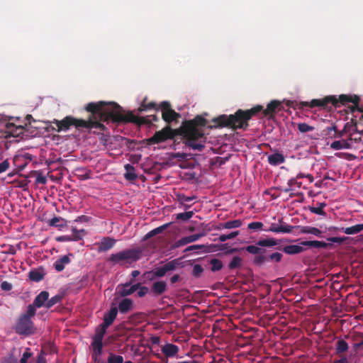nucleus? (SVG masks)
<instances>
[{
    "label": "nucleus",
    "instance_id": "nucleus-1",
    "mask_svg": "<svg viewBox=\"0 0 363 363\" xmlns=\"http://www.w3.org/2000/svg\"><path fill=\"white\" fill-rule=\"evenodd\" d=\"M86 110L91 112L92 117L89 121L76 119L72 117H66L57 123L60 130H65L71 125L76 127H101V122L111 119L116 122L129 121L130 116L124 114L123 108L113 102L106 103L99 101L89 103L86 106Z\"/></svg>",
    "mask_w": 363,
    "mask_h": 363
},
{
    "label": "nucleus",
    "instance_id": "nucleus-2",
    "mask_svg": "<svg viewBox=\"0 0 363 363\" xmlns=\"http://www.w3.org/2000/svg\"><path fill=\"white\" fill-rule=\"evenodd\" d=\"M206 125V120L203 117L196 116L183 125L184 136L187 145L192 149L201 150L204 147L206 138L202 128Z\"/></svg>",
    "mask_w": 363,
    "mask_h": 363
},
{
    "label": "nucleus",
    "instance_id": "nucleus-3",
    "mask_svg": "<svg viewBox=\"0 0 363 363\" xmlns=\"http://www.w3.org/2000/svg\"><path fill=\"white\" fill-rule=\"evenodd\" d=\"M262 110V106H256L246 111H238L235 115H222L213 120L216 126H230L234 128H242L247 125V121L255 114Z\"/></svg>",
    "mask_w": 363,
    "mask_h": 363
},
{
    "label": "nucleus",
    "instance_id": "nucleus-4",
    "mask_svg": "<svg viewBox=\"0 0 363 363\" xmlns=\"http://www.w3.org/2000/svg\"><path fill=\"white\" fill-rule=\"evenodd\" d=\"M359 101V98L357 95L341 94L338 97L335 96H328L322 99H313L309 103L306 104L310 107L324 106L328 104H332L335 106H337L338 103L345 105L351 102L354 106H357Z\"/></svg>",
    "mask_w": 363,
    "mask_h": 363
},
{
    "label": "nucleus",
    "instance_id": "nucleus-5",
    "mask_svg": "<svg viewBox=\"0 0 363 363\" xmlns=\"http://www.w3.org/2000/svg\"><path fill=\"white\" fill-rule=\"evenodd\" d=\"M327 244L324 242L313 240V241H303L297 245H290L285 246L283 251L287 255H296L305 251L307 247H325Z\"/></svg>",
    "mask_w": 363,
    "mask_h": 363
},
{
    "label": "nucleus",
    "instance_id": "nucleus-6",
    "mask_svg": "<svg viewBox=\"0 0 363 363\" xmlns=\"http://www.w3.org/2000/svg\"><path fill=\"white\" fill-rule=\"evenodd\" d=\"M278 244L279 242L275 238H267L259 240L256 245H248L245 247V250L252 255H258L262 251L259 247H272L277 245Z\"/></svg>",
    "mask_w": 363,
    "mask_h": 363
},
{
    "label": "nucleus",
    "instance_id": "nucleus-7",
    "mask_svg": "<svg viewBox=\"0 0 363 363\" xmlns=\"http://www.w3.org/2000/svg\"><path fill=\"white\" fill-rule=\"evenodd\" d=\"M138 257V252L137 251L125 250L111 255L110 260L114 263H121L123 262L136 260Z\"/></svg>",
    "mask_w": 363,
    "mask_h": 363
},
{
    "label": "nucleus",
    "instance_id": "nucleus-8",
    "mask_svg": "<svg viewBox=\"0 0 363 363\" xmlns=\"http://www.w3.org/2000/svg\"><path fill=\"white\" fill-rule=\"evenodd\" d=\"M16 331L20 334H28L33 329V323L27 315H23L20 318L16 326Z\"/></svg>",
    "mask_w": 363,
    "mask_h": 363
},
{
    "label": "nucleus",
    "instance_id": "nucleus-9",
    "mask_svg": "<svg viewBox=\"0 0 363 363\" xmlns=\"http://www.w3.org/2000/svg\"><path fill=\"white\" fill-rule=\"evenodd\" d=\"M173 137V133L170 128L166 127L160 131H157L150 139L152 143H159Z\"/></svg>",
    "mask_w": 363,
    "mask_h": 363
},
{
    "label": "nucleus",
    "instance_id": "nucleus-10",
    "mask_svg": "<svg viewBox=\"0 0 363 363\" xmlns=\"http://www.w3.org/2000/svg\"><path fill=\"white\" fill-rule=\"evenodd\" d=\"M161 107L162 118L165 121L171 122L177 118L178 114L170 108L169 104L167 102H162Z\"/></svg>",
    "mask_w": 363,
    "mask_h": 363
},
{
    "label": "nucleus",
    "instance_id": "nucleus-11",
    "mask_svg": "<svg viewBox=\"0 0 363 363\" xmlns=\"http://www.w3.org/2000/svg\"><path fill=\"white\" fill-rule=\"evenodd\" d=\"M117 315V308L116 307L111 308L108 313L104 317V323L99 330L101 332L106 333L107 328L112 324Z\"/></svg>",
    "mask_w": 363,
    "mask_h": 363
},
{
    "label": "nucleus",
    "instance_id": "nucleus-12",
    "mask_svg": "<svg viewBox=\"0 0 363 363\" xmlns=\"http://www.w3.org/2000/svg\"><path fill=\"white\" fill-rule=\"evenodd\" d=\"M105 333L98 330L94 338L92 346L94 350V355H100L102 350V340Z\"/></svg>",
    "mask_w": 363,
    "mask_h": 363
},
{
    "label": "nucleus",
    "instance_id": "nucleus-13",
    "mask_svg": "<svg viewBox=\"0 0 363 363\" xmlns=\"http://www.w3.org/2000/svg\"><path fill=\"white\" fill-rule=\"evenodd\" d=\"M205 235L204 233H197L194 235H191L189 236L183 237L181 239L178 240L174 245V247H179L181 246L186 245L189 243L194 242L195 241L199 240L201 238Z\"/></svg>",
    "mask_w": 363,
    "mask_h": 363
},
{
    "label": "nucleus",
    "instance_id": "nucleus-14",
    "mask_svg": "<svg viewBox=\"0 0 363 363\" xmlns=\"http://www.w3.org/2000/svg\"><path fill=\"white\" fill-rule=\"evenodd\" d=\"M161 351L165 356L172 357L177 354L179 348L175 345L168 343L162 347Z\"/></svg>",
    "mask_w": 363,
    "mask_h": 363
},
{
    "label": "nucleus",
    "instance_id": "nucleus-15",
    "mask_svg": "<svg viewBox=\"0 0 363 363\" xmlns=\"http://www.w3.org/2000/svg\"><path fill=\"white\" fill-rule=\"evenodd\" d=\"M285 157L283 154L280 152H275L268 156V162L272 165H279L284 163Z\"/></svg>",
    "mask_w": 363,
    "mask_h": 363
},
{
    "label": "nucleus",
    "instance_id": "nucleus-16",
    "mask_svg": "<svg viewBox=\"0 0 363 363\" xmlns=\"http://www.w3.org/2000/svg\"><path fill=\"white\" fill-rule=\"evenodd\" d=\"M116 240L111 238H104L99 245V251H106L114 246Z\"/></svg>",
    "mask_w": 363,
    "mask_h": 363
},
{
    "label": "nucleus",
    "instance_id": "nucleus-17",
    "mask_svg": "<svg viewBox=\"0 0 363 363\" xmlns=\"http://www.w3.org/2000/svg\"><path fill=\"white\" fill-rule=\"evenodd\" d=\"M70 262V259L69 255H64L61 257L60 259L55 261L54 264L55 269L57 272L62 271L65 266Z\"/></svg>",
    "mask_w": 363,
    "mask_h": 363
},
{
    "label": "nucleus",
    "instance_id": "nucleus-18",
    "mask_svg": "<svg viewBox=\"0 0 363 363\" xmlns=\"http://www.w3.org/2000/svg\"><path fill=\"white\" fill-rule=\"evenodd\" d=\"M49 297V294L47 291L40 292L35 298L33 303L34 305L37 308H40L43 306H45V303L47 302Z\"/></svg>",
    "mask_w": 363,
    "mask_h": 363
},
{
    "label": "nucleus",
    "instance_id": "nucleus-19",
    "mask_svg": "<svg viewBox=\"0 0 363 363\" xmlns=\"http://www.w3.org/2000/svg\"><path fill=\"white\" fill-rule=\"evenodd\" d=\"M293 227L290 225H277L275 223L271 225L268 231L273 233H289L292 230Z\"/></svg>",
    "mask_w": 363,
    "mask_h": 363
},
{
    "label": "nucleus",
    "instance_id": "nucleus-20",
    "mask_svg": "<svg viewBox=\"0 0 363 363\" xmlns=\"http://www.w3.org/2000/svg\"><path fill=\"white\" fill-rule=\"evenodd\" d=\"M300 233L303 234H311L318 238L322 237V231L313 226H302L301 227Z\"/></svg>",
    "mask_w": 363,
    "mask_h": 363
},
{
    "label": "nucleus",
    "instance_id": "nucleus-21",
    "mask_svg": "<svg viewBox=\"0 0 363 363\" xmlns=\"http://www.w3.org/2000/svg\"><path fill=\"white\" fill-rule=\"evenodd\" d=\"M281 103L279 101H272L267 106V108L263 111V113L264 116H272L276 109L280 106Z\"/></svg>",
    "mask_w": 363,
    "mask_h": 363
},
{
    "label": "nucleus",
    "instance_id": "nucleus-22",
    "mask_svg": "<svg viewBox=\"0 0 363 363\" xmlns=\"http://www.w3.org/2000/svg\"><path fill=\"white\" fill-rule=\"evenodd\" d=\"M133 308V302L129 298L123 299L118 305L119 311L121 313H126L130 311Z\"/></svg>",
    "mask_w": 363,
    "mask_h": 363
},
{
    "label": "nucleus",
    "instance_id": "nucleus-23",
    "mask_svg": "<svg viewBox=\"0 0 363 363\" xmlns=\"http://www.w3.org/2000/svg\"><path fill=\"white\" fill-rule=\"evenodd\" d=\"M350 146V143L345 140H335L330 144L331 148L335 150L347 149Z\"/></svg>",
    "mask_w": 363,
    "mask_h": 363
},
{
    "label": "nucleus",
    "instance_id": "nucleus-24",
    "mask_svg": "<svg viewBox=\"0 0 363 363\" xmlns=\"http://www.w3.org/2000/svg\"><path fill=\"white\" fill-rule=\"evenodd\" d=\"M125 172L124 174V177L126 179L133 180L137 177V176L135 173V169L132 165H130L129 164H125Z\"/></svg>",
    "mask_w": 363,
    "mask_h": 363
},
{
    "label": "nucleus",
    "instance_id": "nucleus-25",
    "mask_svg": "<svg viewBox=\"0 0 363 363\" xmlns=\"http://www.w3.org/2000/svg\"><path fill=\"white\" fill-rule=\"evenodd\" d=\"M344 233L347 235H354L363 230V223L355 225L349 228L342 229Z\"/></svg>",
    "mask_w": 363,
    "mask_h": 363
},
{
    "label": "nucleus",
    "instance_id": "nucleus-26",
    "mask_svg": "<svg viewBox=\"0 0 363 363\" xmlns=\"http://www.w3.org/2000/svg\"><path fill=\"white\" fill-rule=\"evenodd\" d=\"M166 284L164 281L155 282L152 286V291L157 294H160L164 291Z\"/></svg>",
    "mask_w": 363,
    "mask_h": 363
},
{
    "label": "nucleus",
    "instance_id": "nucleus-27",
    "mask_svg": "<svg viewBox=\"0 0 363 363\" xmlns=\"http://www.w3.org/2000/svg\"><path fill=\"white\" fill-rule=\"evenodd\" d=\"M325 206V203H318L317 204V206L310 207L309 210L311 212H312L315 214L323 216V215H325V212L323 210Z\"/></svg>",
    "mask_w": 363,
    "mask_h": 363
},
{
    "label": "nucleus",
    "instance_id": "nucleus-28",
    "mask_svg": "<svg viewBox=\"0 0 363 363\" xmlns=\"http://www.w3.org/2000/svg\"><path fill=\"white\" fill-rule=\"evenodd\" d=\"M242 225V222L240 220H234L225 222L222 225L223 228L231 229L239 228Z\"/></svg>",
    "mask_w": 363,
    "mask_h": 363
},
{
    "label": "nucleus",
    "instance_id": "nucleus-29",
    "mask_svg": "<svg viewBox=\"0 0 363 363\" xmlns=\"http://www.w3.org/2000/svg\"><path fill=\"white\" fill-rule=\"evenodd\" d=\"M242 259L239 256H235L228 264L230 269L238 268L241 266Z\"/></svg>",
    "mask_w": 363,
    "mask_h": 363
},
{
    "label": "nucleus",
    "instance_id": "nucleus-30",
    "mask_svg": "<svg viewBox=\"0 0 363 363\" xmlns=\"http://www.w3.org/2000/svg\"><path fill=\"white\" fill-rule=\"evenodd\" d=\"M137 289H138V285H133V286L126 285L120 291V294L122 296H128V295L133 294L134 291H135Z\"/></svg>",
    "mask_w": 363,
    "mask_h": 363
},
{
    "label": "nucleus",
    "instance_id": "nucleus-31",
    "mask_svg": "<svg viewBox=\"0 0 363 363\" xmlns=\"http://www.w3.org/2000/svg\"><path fill=\"white\" fill-rule=\"evenodd\" d=\"M73 237L72 240L77 241L82 239L84 235V230H77L76 228L72 229Z\"/></svg>",
    "mask_w": 363,
    "mask_h": 363
},
{
    "label": "nucleus",
    "instance_id": "nucleus-32",
    "mask_svg": "<svg viewBox=\"0 0 363 363\" xmlns=\"http://www.w3.org/2000/svg\"><path fill=\"white\" fill-rule=\"evenodd\" d=\"M348 349L347 343L343 340H338L337 342L336 350L337 352H343Z\"/></svg>",
    "mask_w": 363,
    "mask_h": 363
},
{
    "label": "nucleus",
    "instance_id": "nucleus-33",
    "mask_svg": "<svg viewBox=\"0 0 363 363\" xmlns=\"http://www.w3.org/2000/svg\"><path fill=\"white\" fill-rule=\"evenodd\" d=\"M169 225V224H165L164 225H162L160 227H158L157 228H155L154 230L150 231L147 235H146V238H150L152 236H154L158 233H160L161 232H162L167 226Z\"/></svg>",
    "mask_w": 363,
    "mask_h": 363
},
{
    "label": "nucleus",
    "instance_id": "nucleus-34",
    "mask_svg": "<svg viewBox=\"0 0 363 363\" xmlns=\"http://www.w3.org/2000/svg\"><path fill=\"white\" fill-rule=\"evenodd\" d=\"M239 235V231H234L228 235H221L219 237V240L221 242H225L228 240L233 239Z\"/></svg>",
    "mask_w": 363,
    "mask_h": 363
},
{
    "label": "nucleus",
    "instance_id": "nucleus-35",
    "mask_svg": "<svg viewBox=\"0 0 363 363\" xmlns=\"http://www.w3.org/2000/svg\"><path fill=\"white\" fill-rule=\"evenodd\" d=\"M211 269L213 272L220 270L223 267L221 261H220L217 259H212L211 261Z\"/></svg>",
    "mask_w": 363,
    "mask_h": 363
},
{
    "label": "nucleus",
    "instance_id": "nucleus-36",
    "mask_svg": "<svg viewBox=\"0 0 363 363\" xmlns=\"http://www.w3.org/2000/svg\"><path fill=\"white\" fill-rule=\"evenodd\" d=\"M298 129L301 133H307L313 130L314 128L306 123H303L298 124Z\"/></svg>",
    "mask_w": 363,
    "mask_h": 363
},
{
    "label": "nucleus",
    "instance_id": "nucleus-37",
    "mask_svg": "<svg viewBox=\"0 0 363 363\" xmlns=\"http://www.w3.org/2000/svg\"><path fill=\"white\" fill-rule=\"evenodd\" d=\"M29 277L33 281H39L43 279V274L38 271H31L29 273Z\"/></svg>",
    "mask_w": 363,
    "mask_h": 363
},
{
    "label": "nucleus",
    "instance_id": "nucleus-38",
    "mask_svg": "<svg viewBox=\"0 0 363 363\" xmlns=\"http://www.w3.org/2000/svg\"><path fill=\"white\" fill-rule=\"evenodd\" d=\"M108 363H123V358L120 355L111 354L108 358Z\"/></svg>",
    "mask_w": 363,
    "mask_h": 363
},
{
    "label": "nucleus",
    "instance_id": "nucleus-39",
    "mask_svg": "<svg viewBox=\"0 0 363 363\" xmlns=\"http://www.w3.org/2000/svg\"><path fill=\"white\" fill-rule=\"evenodd\" d=\"M60 301V296H55L52 297L50 299H48L47 302L45 303V307L49 308L57 303Z\"/></svg>",
    "mask_w": 363,
    "mask_h": 363
},
{
    "label": "nucleus",
    "instance_id": "nucleus-40",
    "mask_svg": "<svg viewBox=\"0 0 363 363\" xmlns=\"http://www.w3.org/2000/svg\"><path fill=\"white\" fill-rule=\"evenodd\" d=\"M24 156L23 155H16L14 157H13V163L16 166H18L20 169H23L25 166H26V164H21V160L23 159Z\"/></svg>",
    "mask_w": 363,
    "mask_h": 363
},
{
    "label": "nucleus",
    "instance_id": "nucleus-41",
    "mask_svg": "<svg viewBox=\"0 0 363 363\" xmlns=\"http://www.w3.org/2000/svg\"><path fill=\"white\" fill-rule=\"evenodd\" d=\"M247 227L251 230H260L263 227V223L261 222H252L249 223Z\"/></svg>",
    "mask_w": 363,
    "mask_h": 363
},
{
    "label": "nucleus",
    "instance_id": "nucleus-42",
    "mask_svg": "<svg viewBox=\"0 0 363 363\" xmlns=\"http://www.w3.org/2000/svg\"><path fill=\"white\" fill-rule=\"evenodd\" d=\"M192 215H193V213L189 211V212L179 213L177 215V218L178 219H182V220H188L191 218Z\"/></svg>",
    "mask_w": 363,
    "mask_h": 363
},
{
    "label": "nucleus",
    "instance_id": "nucleus-43",
    "mask_svg": "<svg viewBox=\"0 0 363 363\" xmlns=\"http://www.w3.org/2000/svg\"><path fill=\"white\" fill-rule=\"evenodd\" d=\"M37 307L33 304L29 305L27 310V313L25 315L29 316L30 318L32 316H33L35 313V308Z\"/></svg>",
    "mask_w": 363,
    "mask_h": 363
},
{
    "label": "nucleus",
    "instance_id": "nucleus-44",
    "mask_svg": "<svg viewBox=\"0 0 363 363\" xmlns=\"http://www.w3.org/2000/svg\"><path fill=\"white\" fill-rule=\"evenodd\" d=\"M347 238L345 237H343V238H340V237H332V238H328V240L331 242H336V243H342L343 242H345Z\"/></svg>",
    "mask_w": 363,
    "mask_h": 363
},
{
    "label": "nucleus",
    "instance_id": "nucleus-45",
    "mask_svg": "<svg viewBox=\"0 0 363 363\" xmlns=\"http://www.w3.org/2000/svg\"><path fill=\"white\" fill-rule=\"evenodd\" d=\"M281 257H282V255L279 252H274V253H272L270 256H269V259L271 260H273V261H275L277 262H279L281 261Z\"/></svg>",
    "mask_w": 363,
    "mask_h": 363
},
{
    "label": "nucleus",
    "instance_id": "nucleus-46",
    "mask_svg": "<svg viewBox=\"0 0 363 363\" xmlns=\"http://www.w3.org/2000/svg\"><path fill=\"white\" fill-rule=\"evenodd\" d=\"M9 167V162L7 160L0 163V173L6 172Z\"/></svg>",
    "mask_w": 363,
    "mask_h": 363
},
{
    "label": "nucleus",
    "instance_id": "nucleus-47",
    "mask_svg": "<svg viewBox=\"0 0 363 363\" xmlns=\"http://www.w3.org/2000/svg\"><path fill=\"white\" fill-rule=\"evenodd\" d=\"M31 357V353L27 350L23 354L20 363H27L28 359Z\"/></svg>",
    "mask_w": 363,
    "mask_h": 363
},
{
    "label": "nucleus",
    "instance_id": "nucleus-48",
    "mask_svg": "<svg viewBox=\"0 0 363 363\" xmlns=\"http://www.w3.org/2000/svg\"><path fill=\"white\" fill-rule=\"evenodd\" d=\"M56 240L58 242H68L72 241V238L69 235H62L56 238Z\"/></svg>",
    "mask_w": 363,
    "mask_h": 363
},
{
    "label": "nucleus",
    "instance_id": "nucleus-49",
    "mask_svg": "<svg viewBox=\"0 0 363 363\" xmlns=\"http://www.w3.org/2000/svg\"><path fill=\"white\" fill-rule=\"evenodd\" d=\"M61 220L60 218L58 217H54L52 218L50 221V223L52 226H62V224H58V223Z\"/></svg>",
    "mask_w": 363,
    "mask_h": 363
},
{
    "label": "nucleus",
    "instance_id": "nucleus-50",
    "mask_svg": "<svg viewBox=\"0 0 363 363\" xmlns=\"http://www.w3.org/2000/svg\"><path fill=\"white\" fill-rule=\"evenodd\" d=\"M1 288L2 290H4V291H9L12 288V285L7 282V281H3L1 284Z\"/></svg>",
    "mask_w": 363,
    "mask_h": 363
},
{
    "label": "nucleus",
    "instance_id": "nucleus-51",
    "mask_svg": "<svg viewBox=\"0 0 363 363\" xmlns=\"http://www.w3.org/2000/svg\"><path fill=\"white\" fill-rule=\"evenodd\" d=\"M147 292H148V288H147L145 286H141L138 291V294L140 297H142V296H145L146 294H147Z\"/></svg>",
    "mask_w": 363,
    "mask_h": 363
},
{
    "label": "nucleus",
    "instance_id": "nucleus-52",
    "mask_svg": "<svg viewBox=\"0 0 363 363\" xmlns=\"http://www.w3.org/2000/svg\"><path fill=\"white\" fill-rule=\"evenodd\" d=\"M203 247V245H191L189 247H188L186 249V252L187 251H191V250H199V249H201Z\"/></svg>",
    "mask_w": 363,
    "mask_h": 363
},
{
    "label": "nucleus",
    "instance_id": "nucleus-53",
    "mask_svg": "<svg viewBox=\"0 0 363 363\" xmlns=\"http://www.w3.org/2000/svg\"><path fill=\"white\" fill-rule=\"evenodd\" d=\"M265 260V257L264 256H257L254 259V262L258 264H262Z\"/></svg>",
    "mask_w": 363,
    "mask_h": 363
},
{
    "label": "nucleus",
    "instance_id": "nucleus-54",
    "mask_svg": "<svg viewBox=\"0 0 363 363\" xmlns=\"http://www.w3.org/2000/svg\"><path fill=\"white\" fill-rule=\"evenodd\" d=\"M166 273V270L164 269V267L157 270V272H155V274L157 276V277H162L164 275V274Z\"/></svg>",
    "mask_w": 363,
    "mask_h": 363
},
{
    "label": "nucleus",
    "instance_id": "nucleus-55",
    "mask_svg": "<svg viewBox=\"0 0 363 363\" xmlns=\"http://www.w3.org/2000/svg\"><path fill=\"white\" fill-rule=\"evenodd\" d=\"M154 106V104H150L148 105H145V104H143L141 105V106L140 107V111H145L151 107H153Z\"/></svg>",
    "mask_w": 363,
    "mask_h": 363
},
{
    "label": "nucleus",
    "instance_id": "nucleus-56",
    "mask_svg": "<svg viewBox=\"0 0 363 363\" xmlns=\"http://www.w3.org/2000/svg\"><path fill=\"white\" fill-rule=\"evenodd\" d=\"M164 269L167 271L171 270L174 268V264L171 262L166 264L164 266Z\"/></svg>",
    "mask_w": 363,
    "mask_h": 363
},
{
    "label": "nucleus",
    "instance_id": "nucleus-57",
    "mask_svg": "<svg viewBox=\"0 0 363 363\" xmlns=\"http://www.w3.org/2000/svg\"><path fill=\"white\" fill-rule=\"evenodd\" d=\"M194 272H200L202 271V268L200 265H195L194 267Z\"/></svg>",
    "mask_w": 363,
    "mask_h": 363
},
{
    "label": "nucleus",
    "instance_id": "nucleus-58",
    "mask_svg": "<svg viewBox=\"0 0 363 363\" xmlns=\"http://www.w3.org/2000/svg\"><path fill=\"white\" fill-rule=\"evenodd\" d=\"M4 363H17V361L13 358L6 359Z\"/></svg>",
    "mask_w": 363,
    "mask_h": 363
},
{
    "label": "nucleus",
    "instance_id": "nucleus-59",
    "mask_svg": "<svg viewBox=\"0 0 363 363\" xmlns=\"http://www.w3.org/2000/svg\"><path fill=\"white\" fill-rule=\"evenodd\" d=\"M335 363H347V360L346 358H342V359H340L335 362Z\"/></svg>",
    "mask_w": 363,
    "mask_h": 363
},
{
    "label": "nucleus",
    "instance_id": "nucleus-60",
    "mask_svg": "<svg viewBox=\"0 0 363 363\" xmlns=\"http://www.w3.org/2000/svg\"><path fill=\"white\" fill-rule=\"evenodd\" d=\"M37 363H45V360L42 356H40L38 357Z\"/></svg>",
    "mask_w": 363,
    "mask_h": 363
},
{
    "label": "nucleus",
    "instance_id": "nucleus-61",
    "mask_svg": "<svg viewBox=\"0 0 363 363\" xmlns=\"http://www.w3.org/2000/svg\"><path fill=\"white\" fill-rule=\"evenodd\" d=\"M140 274L139 271H137V270H135V271H133L132 272V276L133 277H136L137 276H138Z\"/></svg>",
    "mask_w": 363,
    "mask_h": 363
},
{
    "label": "nucleus",
    "instance_id": "nucleus-62",
    "mask_svg": "<svg viewBox=\"0 0 363 363\" xmlns=\"http://www.w3.org/2000/svg\"><path fill=\"white\" fill-rule=\"evenodd\" d=\"M178 363H197L196 361L194 360H191V361H183V362H179Z\"/></svg>",
    "mask_w": 363,
    "mask_h": 363
},
{
    "label": "nucleus",
    "instance_id": "nucleus-63",
    "mask_svg": "<svg viewBox=\"0 0 363 363\" xmlns=\"http://www.w3.org/2000/svg\"><path fill=\"white\" fill-rule=\"evenodd\" d=\"M294 182H295V180L294 179L289 180V186H292Z\"/></svg>",
    "mask_w": 363,
    "mask_h": 363
},
{
    "label": "nucleus",
    "instance_id": "nucleus-64",
    "mask_svg": "<svg viewBox=\"0 0 363 363\" xmlns=\"http://www.w3.org/2000/svg\"><path fill=\"white\" fill-rule=\"evenodd\" d=\"M177 277L176 276H174V277H173L172 278V282H174V281H177Z\"/></svg>",
    "mask_w": 363,
    "mask_h": 363
}]
</instances>
